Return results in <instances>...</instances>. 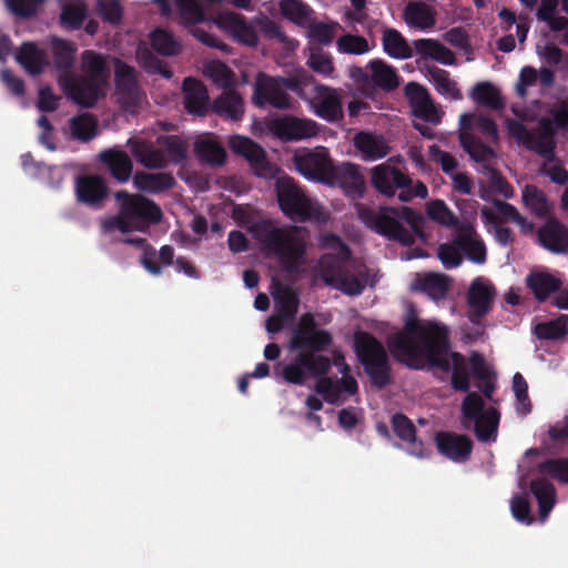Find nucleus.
I'll return each instance as SVG.
<instances>
[{
	"label": "nucleus",
	"instance_id": "412c9836",
	"mask_svg": "<svg viewBox=\"0 0 568 568\" xmlns=\"http://www.w3.org/2000/svg\"><path fill=\"white\" fill-rule=\"evenodd\" d=\"M434 442L438 453L455 463L467 462L474 448L467 435L454 432L439 430L435 434Z\"/></svg>",
	"mask_w": 568,
	"mask_h": 568
},
{
	"label": "nucleus",
	"instance_id": "9b49d317",
	"mask_svg": "<svg viewBox=\"0 0 568 568\" xmlns=\"http://www.w3.org/2000/svg\"><path fill=\"white\" fill-rule=\"evenodd\" d=\"M114 197L133 231L145 232L151 225H156L162 221L161 207L141 194L118 191Z\"/></svg>",
	"mask_w": 568,
	"mask_h": 568
},
{
	"label": "nucleus",
	"instance_id": "8fccbe9b",
	"mask_svg": "<svg viewBox=\"0 0 568 568\" xmlns=\"http://www.w3.org/2000/svg\"><path fill=\"white\" fill-rule=\"evenodd\" d=\"M470 97L476 103L494 110H498L504 105L500 91L490 82L477 83L473 88Z\"/></svg>",
	"mask_w": 568,
	"mask_h": 568
},
{
	"label": "nucleus",
	"instance_id": "4d7b16f0",
	"mask_svg": "<svg viewBox=\"0 0 568 568\" xmlns=\"http://www.w3.org/2000/svg\"><path fill=\"white\" fill-rule=\"evenodd\" d=\"M537 471L547 475L561 484H568V457L552 458L537 465Z\"/></svg>",
	"mask_w": 568,
	"mask_h": 568
},
{
	"label": "nucleus",
	"instance_id": "72a5a7b5",
	"mask_svg": "<svg viewBox=\"0 0 568 568\" xmlns=\"http://www.w3.org/2000/svg\"><path fill=\"white\" fill-rule=\"evenodd\" d=\"M75 193L79 202L89 206H101L108 196L105 180H75Z\"/></svg>",
	"mask_w": 568,
	"mask_h": 568
},
{
	"label": "nucleus",
	"instance_id": "393cba45",
	"mask_svg": "<svg viewBox=\"0 0 568 568\" xmlns=\"http://www.w3.org/2000/svg\"><path fill=\"white\" fill-rule=\"evenodd\" d=\"M374 187L382 194L393 197L397 196L402 202H409L414 197H426L428 190L420 180H416V186L413 185L415 180H371Z\"/></svg>",
	"mask_w": 568,
	"mask_h": 568
},
{
	"label": "nucleus",
	"instance_id": "7ed1b4c3",
	"mask_svg": "<svg viewBox=\"0 0 568 568\" xmlns=\"http://www.w3.org/2000/svg\"><path fill=\"white\" fill-rule=\"evenodd\" d=\"M356 209L358 219L379 235L406 246L414 244L416 237L425 240L424 217L410 207H402L400 214L397 210L386 206L373 210L357 204Z\"/></svg>",
	"mask_w": 568,
	"mask_h": 568
},
{
	"label": "nucleus",
	"instance_id": "aec40b11",
	"mask_svg": "<svg viewBox=\"0 0 568 568\" xmlns=\"http://www.w3.org/2000/svg\"><path fill=\"white\" fill-rule=\"evenodd\" d=\"M297 173L304 178H327L333 171V164L326 149L297 150L294 154Z\"/></svg>",
	"mask_w": 568,
	"mask_h": 568
},
{
	"label": "nucleus",
	"instance_id": "20e7f679",
	"mask_svg": "<svg viewBox=\"0 0 568 568\" xmlns=\"http://www.w3.org/2000/svg\"><path fill=\"white\" fill-rule=\"evenodd\" d=\"M81 77L72 72L59 74L58 83L63 92L77 104L90 108L103 95L109 71L106 58L93 50L81 54Z\"/></svg>",
	"mask_w": 568,
	"mask_h": 568
},
{
	"label": "nucleus",
	"instance_id": "0eeeda50",
	"mask_svg": "<svg viewBox=\"0 0 568 568\" xmlns=\"http://www.w3.org/2000/svg\"><path fill=\"white\" fill-rule=\"evenodd\" d=\"M507 129L515 139L542 158L541 174L544 178H568L560 161L552 155L554 130L550 120H540L535 132L528 131L521 123L514 120L507 122Z\"/></svg>",
	"mask_w": 568,
	"mask_h": 568
},
{
	"label": "nucleus",
	"instance_id": "09e8293b",
	"mask_svg": "<svg viewBox=\"0 0 568 568\" xmlns=\"http://www.w3.org/2000/svg\"><path fill=\"white\" fill-rule=\"evenodd\" d=\"M539 339L557 341L568 335V315H560L555 320L539 323L534 328Z\"/></svg>",
	"mask_w": 568,
	"mask_h": 568
},
{
	"label": "nucleus",
	"instance_id": "bf43d9fd",
	"mask_svg": "<svg viewBox=\"0 0 568 568\" xmlns=\"http://www.w3.org/2000/svg\"><path fill=\"white\" fill-rule=\"evenodd\" d=\"M462 248L455 243V237L448 243L440 244L437 250V256L447 270L458 267L462 264Z\"/></svg>",
	"mask_w": 568,
	"mask_h": 568
},
{
	"label": "nucleus",
	"instance_id": "a18cd8bd",
	"mask_svg": "<svg viewBox=\"0 0 568 568\" xmlns=\"http://www.w3.org/2000/svg\"><path fill=\"white\" fill-rule=\"evenodd\" d=\"M382 43L384 51L394 59L405 60L413 57V49L402 33L395 29L383 31Z\"/></svg>",
	"mask_w": 568,
	"mask_h": 568
},
{
	"label": "nucleus",
	"instance_id": "473e14b6",
	"mask_svg": "<svg viewBox=\"0 0 568 568\" xmlns=\"http://www.w3.org/2000/svg\"><path fill=\"white\" fill-rule=\"evenodd\" d=\"M175 11L184 26H194L205 19V13L211 10V0H174Z\"/></svg>",
	"mask_w": 568,
	"mask_h": 568
},
{
	"label": "nucleus",
	"instance_id": "5701e85b",
	"mask_svg": "<svg viewBox=\"0 0 568 568\" xmlns=\"http://www.w3.org/2000/svg\"><path fill=\"white\" fill-rule=\"evenodd\" d=\"M405 94L415 116L433 124L440 122L442 112L432 100L426 88L418 83L409 82L405 87Z\"/></svg>",
	"mask_w": 568,
	"mask_h": 568
},
{
	"label": "nucleus",
	"instance_id": "c03bdc74",
	"mask_svg": "<svg viewBox=\"0 0 568 568\" xmlns=\"http://www.w3.org/2000/svg\"><path fill=\"white\" fill-rule=\"evenodd\" d=\"M281 14L291 22L308 27L313 22V10L302 0H281L278 2Z\"/></svg>",
	"mask_w": 568,
	"mask_h": 568
},
{
	"label": "nucleus",
	"instance_id": "a878e982",
	"mask_svg": "<svg viewBox=\"0 0 568 568\" xmlns=\"http://www.w3.org/2000/svg\"><path fill=\"white\" fill-rule=\"evenodd\" d=\"M392 427L395 435L408 445V453L417 458H426L429 453L425 449L422 440L416 437V427L404 414L396 413L392 416Z\"/></svg>",
	"mask_w": 568,
	"mask_h": 568
},
{
	"label": "nucleus",
	"instance_id": "49530a36",
	"mask_svg": "<svg viewBox=\"0 0 568 568\" xmlns=\"http://www.w3.org/2000/svg\"><path fill=\"white\" fill-rule=\"evenodd\" d=\"M51 50L55 68L60 74L71 72L70 68L73 65L77 47L65 40L52 38Z\"/></svg>",
	"mask_w": 568,
	"mask_h": 568
},
{
	"label": "nucleus",
	"instance_id": "1a4fd4ad",
	"mask_svg": "<svg viewBox=\"0 0 568 568\" xmlns=\"http://www.w3.org/2000/svg\"><path fill=\"white\" fill-rule=\"evenodd\" d=\"M152 141L134 136L128 140V145L135 160L148 169H162L170 162H179L185 155V146L178 136L161 135Z\"/></svg>",
	"mask_w": 568,
	"mask_h": 568
},
{
	"label": "nucleus",
	"instance_id": "9d476101",
	"mask_svg": "<svg viewBox=\"0 0 568 568\" xmlns=\"http://www.w3.org/2000/svg\"><path fill=\"white\" fill-rule=\"evenodd\" d=\"M463 426L473 430L480 443L496 442L500 413L495 407L485 408V402L476 392H469L462 402Z\"/></svg>",
	"mask_w": 568,
	"mask_h": 568
},
{
	"label": "nucleus",
	"instance_id": "a211bd4d",
	"mask_svg": "<svg viewBox=\"0 0 568 568\" xmlns=\"http://www.w3.org/2000/svg\"><path fill=\"white\" fill-rule=\"evenodd\" d=\"M305 101L311 110L326 121H336L342 116V102L337 89L314 81L312 94Z\"/></svg>",
	"mask_w": 568,
	"mask_h": 568
},
{
	"label": "nucleus",
	"instance_id": "de8ad7c7",
	"mask_svg": "<svg viewBox=\"0 0 568 568\" xmlns=\"http://www.w3.org/2000/svg\"><path fill=\"white\" fill-rule=\"evenodd\" d=\"M306 65L315 73L327 78L337 79L333 57L320 49H310Z\"/></svg>",
	"mask_w": 568,
	"mask_h": 568
},
{
	"label": "nucleus",
	"instance_id": "864d4df0",
	"mask_svg": "<svg viewBox=\"0 0 568 568\" xmlns=\"http://www.w3.org/2000/svg\"><path fill=\"white\" fill-rule=\"evenodd\" d=\"M85 16L82 0H62L61 23L68 29H78Z\"/></svg>",
	"mask_w": 568,
	"mask_h": 568
},
{
	"label": "nucleus",
	"instance_id": "39448f33",
	"mask_svg": "<svg viewBox=\"0 0 568 568\" xmlns=\"http://www.w3.org/2000/svg\"><path fill=\"white\" fill-rule=\"evenodd\" d=\"M480 138L489 142L497 141L498 131L495 122L480 114H463L459 120L462 146L475 162L481 165L479 173L497 178L501 175L496 169L497 158L490 148L478 141Z\"/></svg>",
	"mask_w": 568,
	"mask_h": 568
},
{
	"label": "nucleus",
	"instance_id": "cd10ccee",
	"mask_svg": "<svg viewBox=\"0 0 568 568\" xmlns=\"http://www.w3.org/2000/svg\"><path fill=\"white\" fill-rule=\"evenodd\" d=\"M182 90L185 109L192 114L204 115L209 110V93L205 85L194 78H186Z\"/></svg>",
	"mask_w": 568,
	"mask_h": 568
},
{
	"label": "nucleus",
	"instance_id": "6ab92c4d",
	"mask_svg": "<svg viewBox=\"0 0 568 568\" xmlns=\"http://www.w3.org/2000/svg\"><path fill=\"white\" fill-rule=\"evenodd\" d=\"M252 101L256 106L271 105L275 109L291 108V98L283 88L282 80L260 73L254 85Z\"/></svg>",
	"mask_w": 568,
	"mask_h": 568
},
{
	"label": "nucleus",
	"instance_id": "ddd939ff",
	"mask_svg": "<svg viewBox=\"0 0 568 568\" xmlns=\"http://www.w3.org/2000/svg\"><path fill=\"white\" fill-rule=\"evenodd\" d=\"M212 22L241 45L254 48L258 43L257 18L248 20L241 13L224 10L215 14Z\"/></svg>",
	"mask_w": 568,
	"mask_h": 568
},
{
	"label": "nucleus",
	"instance_id": "58836bf2",
	"mask_svg": "<svg viewBox=\"0 0 568 568\" xmlns=\"http://www.w3.org/2000/svg\"><path fill=\"white\" fill-rule=\"evenodd\" d=\"M561 281L550 273H532L527 277V286L539 302H545L552 293L559 292Z\"/></svg>",
	"mask_w": 568,
	"mask_h": 568
},
{
	"label": "nucleus",
	"instance_id": "774afa93",
	"mask_svg": "<svg viewBox=\"0 0 568 568\" xmlns=\"http://www.w3.org/2000/svg\"><path fill=\"white\" fill-rule=\"evenodd\" d=\"M283 88L295 92L301 99L305 100L307 97L305 87L314 83L315 79L307 74L305 71L298 72L294 78L281 79Z\"/></svg>",
	"mask_w": 568,
	"mask_h": 568
},
{
	"label": "nucleus",
	"instance_id": "338daca9",
	"mask_svg": "<svg viewBox=\"0 0 568 568\" xmlns=\"http://www.w3.org/2000/svg\"><path fill=\"white\" fill-rule=\"evenodd\" d=\"M337 23H316L310 24L308 38L321 44H329L337 31Z\"/></svg>",
	"mask_w": 568,
	"mask_h": 568
},
{
	"label": "nucleus",
	"instance_id": "e2e57ef3",
	"mask_svg": "<svg viewBox=\"0 0 568 568\" xmlns=\"http://www.w3.org/2000/svg\"><path fill=\"white\" fill-rule=\"evenodd\" d=\"M427 215L435 222L443 225H453L456 223V217L447 207L444 201L436 200L427 204Z\"/></svg>",
	"mask_w": 568,
	"mask_h": 568
},
{
	"label": "nucleus",
	"instance_id": "bb28decb",
	"mask_svg": "<svg viewBox=\"0 0 568 568\" xmlns=\"http://www.w3.org/2000/svg\"><path fill=\"white\" fill-rule=\"evenodd\" d=\"M403 18L409 28L426 31L436 24V10L426 2L412 1L406 4Z\"/></svg>",
	"mask_w": 568,
	"mask_h": 568
},
{
	"label": "nucleus",
	"instance_id": "a19ab883",
	"mask_svg": "<svg viewBox=\"0 0 568 568\" xmlns=\"http://www.w3.org/2000/svg\"><path fill=\"white\" fill-rule=\"evenodd\" d=\"M426 78L434 85L436 91L445 99L455 101L462 99V92L458 89L456 81L450 78L446 70L437 67L428 68Z\"/></svg>",
	"mask_w": 568,
	"mask_h": 568
},
{
	"label": "nucleus",
	"instance_id": "423d86ee",
	"mask_svg": "<svg viewBox=\"0 0 568 568\" xmlns=\"http://www.w3.org/2000/svg\"><path fill=\"white\" fill-rule=\"evenodd\" d=\"M254 236L267 252L280 260L286 272L295 273L304 263V242L293 231L263 223L255 226Z\"/></svg>",
	"mask_w": 568,
	"mask_h": 568
},
{
	"label": "nucleus",
	"instance_id": "dca6fc26",
	"mask_svg": "<svg viewBox=\"0 0 568 568\" xmlns=\"http://www.w3.org/2000/svg\"><path fill=\"white\" fill-rule=\"evenodd\" d=\"M114 75L120 103L126 111L134 112L145 99L136 82V70L114 59Z\"/></svg>",
	"mask_w": 568,
	"mask_h": 568
},
{
	"label": "nucleus",
	"instance_id": "4468645a",
	"mask_svg": "<svg viewBox=\"0 0 568 568\" xmlns=\"http://www.w3.org/2000/svg\"><path fill=\"white\" fill-rule=\"evenodd\" d=\"M268 133L282 141H300L317 134L315 121L293 115L268 116L265 119Z\"/></svg>",
	"mask_w": 568,
	"mask_h": 568
},
{
	"label": "nucleus",
	"instance_id": "c756f323",
	"mask_svg": "<svg viewBox=\"0 0 568 568\" xmlns=\"http://www.w3.org/2000/svg\"><path fill=\"white\" fill-rule=\"evenodd\" d=\"M412 290L438 301L445 298L449 290V277L438 273H427L418 275L412 284Z\"/></svg>",
	"mask_w": 568,
	"mask_h": 568
},
{
	"label": "nucleus",
	"instance_id": "7c9ffc66",
	"mask_svg": "<svg viewBox=\"0 0 568 568\" xmlns=\"http://www.w3.org/2000/svg\"><path fill=\"white\" fill-rule=\"evenodd\" d=\"M414 49L423 59H432L444 65L456 63L455 53L435 39H417L413 42Z\"/></svg>",
	"mask_w": 568,
	"mask_h": 568
},
{
	"label": "nucleus",
	"instance_id": "f8f14e48",
	"mask_svg": "<svg viewBox=\"0 0 568 568\" xmlns=\"http://www.w3.org/2000/svg\"><path fill=\"white\" fill-rule=\"evenodd\" d=\"M320 272L322 280L328 286L347 295H359L365 287L364 283L348 270L346 261L334 255H325L321 258Z\"/></svg>",
	"mask_w": 568,
	"mask_h": 568
},
{
	"label": "nucleus",
	"instance_id": "f257e3e1",
	"mask_svg": "<svg viewBox=\"0 0 568 568\" xmlns=\"http://www.w3.org/2000/svg\"><path fill=\"white\" fill-rule=\"evenodd\" d=\"M449 347L448 328L439 323L419 321L413 310L403 331L388 339V348L399 363L414 369H420L427 363L432 368L452 372V388L467 393L470 364L463 354L449 353Z\"/></svg>",
	"mask_w": 568,
	"mask_h": 568
},
{
	"label": "nucleus",
	"instance_id": "6e6d98bb",
	"mask_svg": "<svg viewBox=\"0 0 568 568\" xmlns=\"http://www.w3.org/2000/svg\"><path fill=\"white\" fill-rule=\"evenodd\" d=\"M136 61L149 73H159L165 79L172 77V72L166 68V64L159 60L145 45L138 47Z\"/></svg>",
	"mask_w": 568,
	"mask_h": 568
},
{
	"label": "nucleus",
	"instance_id": "680f3d73",
	"mask_svg": "<svg viewBox=\"0 0 568 568\" xmlns=\"http://www.w3.org/2000/svg\"><path fill=\"white\" fill-rule=\"evenodd\" d=\"M329 186L338 184L351 200L356 201L364 197L366 185L365 180H315Z\"/></svg>",
	"mask_w": 568,
	"mask_h": 568
},
{
	"label": "nucleus",
	"instance_id": "79ce46f5",
	"mask_svg": "<svg viewBox=\"0 0 568 568\" xmlns=\"http://www.w3.org/2000/svg\"><path fill=\"white\" fill-rule=\"evenodd\" d=\"M197 158L210 165H222L225 162L226 153L220 143L210 135L200 136L195 142Z\"/></svg>",
	"mask_w": 568,
	"mask_h": 568
},
{
	"label": "nucleus",
	"instance_id": "f704fd0d",
	"mask_svg": "<svg viewBox=\"0 0 568 568\" xmlns=\"http://www.w3.org/2000/svg\"><path fill=\"white\" fill-rule=\"evenodd\" d=\"M530 491L538 503L540 520H545L556 503V489L546 478L539 477L530 481Z\"/></svg>",
	"mask_w": 568,
	"mask_h": 568
},
{
	"label": "nucleus",
	"instance_id": "b1692460",
	"mask_svg": "<svg viewBox=\"0 0 568 568\" xmlns=\"http://www.w3.org/2000/svg\"><path fill=\"white\" fill-rule=\"evenodd\" d=\"M495 293V287L481 278L471 282L467 294V304L469 306L468 318L473 324H479L481 318L488 314Z\"/></svg>",
	"mask_w": 568,
	"mask_h": 568
},
{
	"label": "nucleus",
	"instance_id": "0e129e2a",
	"mask_svg": "<svg viewBox=\"0 0 568 568\" xmlns=\"http://www.w3.org/2000/svg\"><path fill=\"white\" fill-rule=\"evenodd\" d=\"M100 227L103 234H110L114 231L125 234L133 231L125 215L122 213L121 206H119V211L115 215L103 219L100 223Z\"/></svg>",
	"mask_w": 568,
	"mask_h": 568
},
{
	"label": "nucleus",
	"instance_id": "6e6552de",
	"mask_svg": "<svg viewBox=\"0 0 568 568\" xmlns=\"http://www.w3.org/2000/svg\"><path fill=\"white\" fill-rule=\"evenodd\" d=\"M353 348L374 387L383 389L390 384L389 357L381 341L373 334L358 329L354 333Z\"/></svg>",
	"mask_w": 568,
	"mask_h": 568
},
{
	"label": "nucleus",
	"instance_id": "4c0bfd02",
	"mask_svg": "<svg viewBox=\"0 0 568 568\" xmlns=\"http://www.w3.org/2000/svg\"><path fill=\"white\" fill-rule=\"evenodd\" d=\"M18 62L30 74H39L49 64L45 52L34 43H23L17 54Z\"/></svg>",
	"mask_w": 568,
	"mask_h": 568
},
{
	"label": "nucleus",
	"instance_id": "c9c22d12",
	"mask_svg": "<svg viewBox=\"0 0 568 568\" xmlns=\"http://www.w3.org/2000/svg\"><path fill=\"white\" fill-rule=\"evenodd\" d=\"M216 114L239 121L244 114L242 97L235 90H225L213 103Z\"/></svg>",
	"mask_w": 568,
	"mask_h": 568
},
{
	"label": "nucleus",
	"instance_id": "13d9d810",
	"mask_svg": "<svg viewBox=\"0 0 568 568\" xmlns=\"http://www.w3.org/2000/svg\"><path fill=\"white\" fill-rule=\"evenodd\" d=\"M70 130L73 138L89 141L97 135V122L90 114H81L70 121Z\"/></svg>",
	"mask_w": 568,
	"mask_h": 568
},
{
	"label": "nucleus",
	"instance_id": "052dcab7",
	"mask_svg": "<svg viewBox=\"0 0 568 568\" xmlns=\"http://www.w3.org/2000/svg\"><path fill=\"white\" fill-rule=\"evenodd\" d=\"M336 47L338 52L346 54H364L371 50L365 38L352 34L341 37L336 42Z\"/></svg>",
	"mask_w": 568,
	"mask_h": 568
},
{
	"label": "nucleus",
	"instance_id": "c85d7f7f",
	"mask_svg": "<svg viewBox=\"0 0 568 568\" xmlns=\"http://www.w3.org/2000/svg\"><path fill=\"white\" fill-rule=\"evenodd\" d=\"M455 243L459 245L469 261L476 264H483L486 261L485 243L471 226H462L455 236Z\"/></svg>",
	"mask_w": 568,
	"mask_h": 568
},
{
	"label": "nucleus",
	"instance_id": "37998d69",
	"mask_svg": "<svg viewBox=\"0 0 568 568\" xmlns=\"http://www.w3.org/2000/svg\"><path fill=\"white\" fill-rule=\"evenodd\" d=\"M470 371L478 381L477 387L487 399H491L495 392V384L490 377V371L486 365L483 354L471 352L469 356Z\"/></svg>",
	"mask_w": 568,
	"mask_h": 568
},
{
	"label": "nucleus",
	"instance_id": "603ef678",
	"mask_svg": "<svg viewBox=\"0 0 568 568\" xmlns=\"http://www.w3.org/2000/svg\"><path fill=\"white\" fill-rule=\"evenodd\" d=\"M203 73L217 87L226 89L234 83V72L223 62L212 60L205 63Z\"/></svg>",
	"mask_w": 568,
	"mask_h": 568
},
{
	"label": "nucleus",
	"instance_id": "f03ea898",
	"mask_svg": "<svg viewBox=\"0 0 568 568\" xmlns=\"http://www.w3.org/2000/svg\"><path fill=\"white\" fill-rule=\"evenodd\" d=\"M332 345V334L318 327L314 315L302 314L288 341V349L297 354L290 363H276L274 377L293 385H304L310 378H315L314 390L328 404H338L341 393L337 383L327 376L332 361L322 354Z\"/></svg>",
	"mask_w": 568,
	"mask_h": 568
},
{
	"label": "nucleus",
	"instance_id": "e433bc0d",
	"mask_svg": "<svg viewBox=\"0 0 568 568\" xmlns=\"http://www.w3.org/2000/svg\"><path fill=\"white\" fill-rule=\"evenodd\" d=\"M98 159L110 170L113 178H130L133 164L124 151L108 149L102 151Z\"/></svg>",
	"mask_w": 568,
	"mask_h": 568
},
{
	"label": "nucleus",
	"instance_id": "3c124183",
	"mask_svg": "<svg viewBox=\"0 0 568 568\" xmlns=\"http://www.w3.org/2000/svg\"><path fill=\"white\" fill-rule=\"evenodd\" d=\"M498 17L501 20V29L505 32L510 33L511 29L515 27L516 37L519 43H524L526 41L529 31V22L526 16L516 17L513 11L504 8L499 11Z\"/></svg>",
	"mask_w": 568,
	"mask_h": 568
},
{
	"label": "nucleus",
	"instance_id": "69168bd1",
	"mask_svg": "<svg viewBox=\"0 0 568 568\" xmlns=\"http://www.w3.org/2000/svg\"><path fill=\"white\" fill-rule=\"evenodd\" d=\"M277 306L278 315H281L286 321H291L297 313L298 298L288 288H283V292L277 302Z\"/></svg>",
	"mask_w": 568,
	"mask_h": 568
},
{
	"label": "nucleus",
	"instance_id": "ea45409f",
	"mask_svg": "<svg viewBox=\"0 0 568 568\" xmlns=\"http://www.w3.org/2000/svg\"><path fill=\"white\" fill-rule=\"evenodd\" d=\"M354 145L365 160H377L387 154L388 148L383 136L361 132L354 138Z\"/></svg>",
	"mask_w": 568,
	"mask_h": 568
},
{
	"label": "nucleus",
	"instance_id": "4be33fe9",
	"mask_svg": "<svg viewBox=\"0 0 568 568\" xmlns=\"http://www.w3.org/2000/svg\"><path fill=\"white\" fill-rule=\"evenodd\" d=\"M537 243L556 255L568 254V227L557 217H548L536 231Z\"/></svg>",
	"mask_w": 568,
	"mask_h": 568
},
{
	"label": "nucleus",
	"instance_id": "f3484780",
	"mask_svg": "<svg viewBox=\"0 0 568 568\" xmlns=\"http://www.w3.org/2000/svg\"><path fill=\"white\" fill-rule=\"evenodd\" d=\"M229 145L250 163L258 178H276L280 174V169L267 160L265 151L251 139L234 135L230 138Z\"/></svg>",
	"mask_w": 568,
	"mask_h": 568
},
{
	"label": "nucleus",
	"instance_id": "2eb2a0df",
	"mask_svg": "<svg viewBox=\"0 0 568 568\" xmlns=\"http://www.w3.org/2000/svg\"><path fill=\"white\" fill-rule=\"evenodd\" d=\"M275 187L278 205L287 216H297L302 221L313 216L314 209L310 199L294 180H276Z\"/></svg>",
	"mask_w": 568,
	"mask_h": 568
},
{
	"label": "nucleus",
	"instance_id": "2f4dec72",
	"mask_svg": "<svg viewBox=\"0 0 568 568\" xmlns=\"http://www.w3.org/2000/svg\"><path fill=\"white\" fill-rule=\"evenodd\" d=\"M371 72L372 90L379 88L384 91H392L399 85V75L396 69L383 60H372L367 64Z\"/></svg>",
	"mask_w": 568,
	"mask_h": 568
},
{
	"label": "nucleus",
	"instance_id": "5fc2aeb1",
	"mask_svg": "<svg viewBox=\"0 0 568 568\" xmlns=\"http://www.w3.org/2000/svg\"><path fill=\"white\" fill-rule=\"evenodd\" d=\"M152 48L162 55H175L181 51V43L168 31L156 29L150 34Z\"/></svg>",
	"mask_w": 568,
	"mask_h": 568
}]
</instances>
